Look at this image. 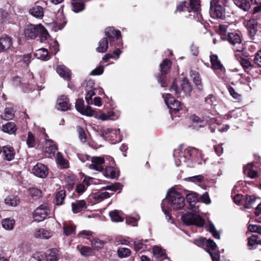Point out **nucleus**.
<instances>
[{"label": "nucleus", "mask_w": 261, "mask_h": 261, "mask_svg": "<svg viewBox=\"0 0 261 261\" xmlns=\"http://www.w3.org/2000/svg\"><path fill=\"white\" fill-rule=\"evenodd\" d=\"M55 23L58 27L59 30H61L66 24V20L63 13V10H59L56 15Z\"/></svg>", "instance_id": "obj_17"}, {"label": "nucleus", "mask_w": 261, "mask_h": 261, "mask_svg": "<svg viewBox=\"0 0 261 261\" xmlns=\"http://www.w3.org/2000/svg\"><path fill=\"white\" fill-rule=\"evenodd\" d=\"M122 186L119 182L115 183L114 184H111L105 187L104 188L106 190L111 191L112 192H116L117 190H120L122 189Z\"/></svg>", "instance_id": "obj_54"}, {"label": "nucleus", "mask_w": 261, "mask_h": 261, "mask_svg": "<svg viewBox=\"0 0 261 261\" xmlns=\"http://www.w3.org/2000/svg\"><path fill=\"white\" fill-rule=\"evenodd\" d=\"M109 216L113 222H119L123 221L122 217V212L118 210H114L110 212Z\"/></svg>", "instance_id": "obj_27"}, {"label": "nucleus", "mask_w": 261, "mask_h": 261, "mask_svg": "<svg viewBox=\"0 0 261 261\" xmlns=\"http://www.w3.org/2000/svg\"><path fill=\"white\" fill-rule=\"evenodd\" d=\"M171 63L168 59H164L160 64L161 72L162 75H166L170 70Z\"/></svg>", "instance_id": "obj_35"}, {"label": "nucleus", "mask_w": 261, "mask_h": 261, "mask_svg": "<svg viewBox=\"0 0 261 261\" xmlns=\"http://www.w3.org/2000/svg\"><path fill=\"white\" fill-rule=\"evenodd\" d=\"M38 35L40 34L41 41L43 42L44 40H47L49 37L46 29L41 24H39Z\"/></svg>", "instance_id": "obj_44"}, {"label": "nucleus", "mask_w": 261, "mask_h": 261, "mask_svg": "<svg viewBox=\"0 0 261 261\" xmlns=\"http://www.w3.org/2000/svg\"><path fill=\"white\" fill-rule=\"evenodd\" d=\"M108 48V41L107 38H103L99 43L98 46L96 48V51L98 53H105Z\"/></svg>", "instance_id": "obj_32"}, {"label": "nucleus", "mask_w": 261, "mask_h": 261, "mask_svg": "<svg viewBox=\"0 0 261 261\" xmlns=\"http://www.w3.org/2000/svg\"><path fill=\"white\" fill-rule=\"evenodd\" d=\"M112 129L106 127H102L99 130V134L105 139H110V134Z\"/></svg>", "instance_id": "obj_49"}, {"label": "nucleus", "mask_w": 261, "mask_h": 261, "mask_svg": "<svg viewBox=\"0 0 261 261\" xmlns=\"http://www.w3.org/2000/svg\"><path fill=\"white\" fill-rule=\"evenodd\" d=\"M153 255L157 258L162 257L163 258H166L165 250L163 249L159 246H154L153 248Z\"/></svg>", "instance_id": "obj_39"}, {"label": "nucleus", "mask_w": 261, "mask_h": 261, "mask_svg": "<svg viewBox=\"0 0 261 261\" xmlns=\"http://www.w3.org/2000/svg\"><path fill=\"white\" fill-rule=\"evenodd\" d=\"M39 25L32 24L27 25L24 30V34L28 39H35L38 35Z\"/></svg>", "instance_id": "obj_11"}, {"label": "nucleus", "mask_w": 261, "mask_h": 261, "mask_svg": "<svg viewBox=\"0 0 261 261\" xmlns=\"http://www.w3.org/2000/svg\"><path fill=\"white\" fill-rule=\"evenodd\" d=\"M12 45V39L7 36L3 35L0 38V49L4 51L8 50Z\"/></svg>", "instance_id": "obj_16"}, {"label": "nucleus", "mask_w": 261, "mask_h": 261, "mask_svg": "<svg viewBox=\"0 0 261 261\" xmlns=\"http://www.w3.org/2000/svg\"><path fill=\"white\" fill-rule=\"evenodd\" d=\"M34 55L36 58L42 60H47L49 59L48 51L43 48L37 49L34 53Z\"/></svg>", "instance_id": "obj_28"}, {"label": "nucleus", "mask_w": 261, "mask_h": 261, "mask_svg": "<svg viewBox=\"0 0 261 261\" xmlns=\"http://www.w3.org/2000/svg\"><path fill=\"white\" fill-rule=\"evenodd\" d=\"M70 106L71 105L67 96L61 95L58 98L57 101V109L62 111H68L70 109Z\"/></svg>", "instance_id": "obj_12"}, {"label": "nucleus", "mask_w": 261, "mask_h": 261, "mask_svg": "<svg viewBox=\"0 0 261 261\" xmlns=\"http://www.w3.org/2000/svg\"><path fill=\"white\" fill-rule=\"evenodd\" d=\"M34 258L38 261H46V255L43 252H37L34 255Z\"/></svg>", "instance_id": "obj_64"}, {"label": "nucleus", "mask_w": 261, "mask_h": 261, "mask_svg": "<svg viewBox=\"0 0 261 261\" xmlns=\"http://www.w3.org/2000/svg\"><path fill=\"white\" fill-rule=\"evenodd\" d=\"M169 109H170L171 113H176L180 110H182V104L179 101H177L174 102L172 105H169Z\"/></svg>", "instance_id": "obj_52"}, {"label": "nucleus", "mask_w": 261, "mask_h": 261, "mask_svg": "<svg viewBox=\"0 0 261 261\" xmlns=\"http://www.w3.org/2000/svg\"><path fill=\"white\" fill-rule=\"evenodd\" d=\"M249 35L250 37L254 36L257 31V22L255 20L249 21L247 24Z\"/></svg>", "instance_id": "obj_25"}, {"label": "nucleus", "mask_w": 261, "mask_h": 261, "mask_svg": "<svg viewBox=\"0 0 261 261\" xmlns=\"http://www.w3.org/2000/svg\"><path fill=\"white\" fill-rule=\"evenodd\" d=\"M193 122V125L195 127H201L204 124V121L198 116L196 115H192L191 116Z\"/></svg>", "instance_id": "obj_51"}, {"label": "nucleus", "mask_w": 261, "mask_h": 261, "mask_svg": "<svg viewBox=\"0 0 261 261\" xmlns=\"http://www.w3.org/2000/svg\"><path fill=\"white\" fill-rule=\"evenodd\" d=\"M75 107L77 111L82 115L88 116H93L95 115L96 118L103 121L115 120L118 118V116H116L114 112L113 111H110L107 114L101 113V112L96 113L90 107L87 106L85 108L84 107V101L83 99L76 100Z\"/></svg>", "instance_id": "obj_1"}, {"label": "nucleus", "mask_w": 261, "mask_h": 261, "mask_svg": "<svg viewBox=\"0 0 261 261\" xmlns=\"http://www.w3.org/2000/svg\"><path fill=\"white\" fill-rule=\"evenodd\" d=\"M58 250L52 249L49 250V253L46 256V261H58L59 258Z\"/></svg>", "instance_id": "obj_40"}, {"label": "nucleus", "mask_w": 261, "mask_h": 261, "mask_svg": "<svg viewBox=\"0 0 261 261\" xmlns=\"http://www.w3.org/2000/svg\"><path fill=\"white\" fill-rule=\"evenodd\" d=\"M3 153L5 159L8 161H12L14 158L15 151L13 147L5 146L3 147Z\"/></svg>", "instance_id": "obj_21"}, {"label": "nucleus", "mask_w": 261, "mask_h": 261, "mask_svg": "<svg viewBox=\"0 0 261 261\" xmlns=\"http://www.w3.org/2000/svg\"><path fill=\"white\" fill-rule=\"evenodd\" d=\"M183 223L186 225H195L197 227H202L204 220L199 215L193 213H188L181 217Z\"/></svg>", "instance_id": "obj_5"}, {"label": "nucleus", "mask_w": 261, "mask_h": 261, "mask_svg": "<svg viewBox=\"0 0 261 261\" xmlns=\"http://www.w3.org/2000/svg\"><path fill=\"white\" fill-rule=\"evenodd\" d=\"M191 76L193 79V82L197 87L198 89L201 90L202 89L201 80L199 74L196 72H192Z\"/></svg>", "instance_id": "obj_46"}, {"label": "nucleus", "mask_w": 261, "mask_h": 261, "mask_svg": "<svg viewBox=\"0 0 261 261\" xmlns=\"http://www.w3.org/2000/svg\"><path fill=\"white\" fill-rule=\"evenodd\" d=\"M57 150V146L51 140H47L45 142L44 151L49 154H54Z\"/></svg>", "instance_id": "obj_24"}, {"label": "nucleus", "mask_w": 261, "mask_h": 261, "mask_svg": "<svg viewBox=\"0 0 261 261\" xmlns=\"http://www.w3.org/2000/svg\"><path fill=\"white\" fill-rule=\"evenodd\" d=\"M110 139L112 141H114V143L118 142L121 141V136L119 134V129H112L110 134Z\"/></svg>", "instance_id": "obj_47"}, {"label": "nucleus", "mask_w": 261, "mask_h": 261, "mask_svg": "<svg viewBox=\"0 0 261 261\" xmlns=\"http://www.w3.org/2000/svg\"><path fill=\"white\" fill-rule=\"evenodd\" d=\"M259 243L258 240V237L256 235H253L251 237L248 238V246L252 248L254 246L257 245Z\"/></svg>", "instance_id": "obj_58"}, {"label": "nucleus", "mask_w": 261, "mask_h": 261, "mask_svg": "<svg viewBox=\"0 0 261 261\" xmlns=\"http://www.w3.org/2000/svg\"><path fill=\"white\" fill-rule=\"evenodd\" d=\"M227 31V26L226 25L221 24L219 25V33L221 35V37L222 39H225L226 38Z\"/></svg>", "instance_id": "obj_60"}, {"label": "nucleus", "mask_w": 261, "mask_h": 261, "mask_svg": "<svg viewBox=\"0 0 261 261\" xmlns=\"http://www.w3.org/2000/svg\"><path fill=\"white\" fill-rule=\"evenodd\" d=\"M145 245L142 241L136 240L134 242V248L136 251L145 249Z\"/></svg>", "instance_id": "obj_62"}, {"label": "nucleus", "mask_w": 261, "mask_h": 261, "mask_svg": "<svg viewBox=\"0 0 261 261\" xmlns=\"http://www.w3.org/2000/svg\"><path fill=\"white\" fill-rule=\"evenodd\" d=\"M228 90L233 98L237 100H240L241 99V95L238 93L232 87L228 86Z\"/></svg>", "instance_id": "obj_63"}, {"label": "nucleus", "mask_w": 261, "mask_h": 261, "mask_svg": "<svg viewBox=\"0 0 261 261\" xmlns=\"http://www.w3.org/2000/svg\"><path fill=\"white\" fill-rule=\"evenodd\" d=\"M234 4L243 10L248 11L250 8V5L247 0H233Z\"/></svg>", "instance_id": "obj_38"}, {"label": "nucleus", "mask_w": 261, "mask_h": 261, "mask_svg": "<svg viewBox=\"0 0 261 261\" xmlns=\"http://www.w3.org/2000/svg\"><path fill=\"white\" fill-rule=\"evenodd\" d=\"M29 13L36 18H42L44 14L43 9L41 6L35 5L30 9Z\"/></svg>", "instance_id": "obj_23"}, {"label": "nucleus", "mask_w": 261, "mask_h": 261, "mask_svg": "<svg viewBox=\"0 0 261 261\" xmlns=\"http://www.w3.org/2000/svg\"><path fill=\"white\" fill-rule=\"evenodd\" d=\"M189 6L186 2H181L177 6L176 11L179 12L187 11L191 12H199L200 10L199 0H189Z\"/></svg>", "instance_id": "obj_6"}, {"label": "nucleus", "mask_w": 261, "mask_h": 261, "mask_svg": "<svg viewBox=\"0 0 261 261\" xmlns=\"http://www.w3.org/2000/svg\"><path fill=\"white\" fill-rule=\"evenodd\" d=\"M166 198L174 210H180L185 205V198L180 193L174 189H171L168 191Z\"/></svg>", "instance_id": "obj_3"}, {"label": "nucleus", "mask_w": 261, "mask_h": 261, "mask_svg": "<svg viewBox=\"0 0 261 261\" xmlns=\"http://www.w3.org/2000/svg\"><path fill=\"white\" fill-rule=\"evenodd\" d=\"M224 9L219 2H211L210 14L213 17L222 18L224 16Z\"/></svg>", "instance_id": "obj_9"}, {"label": "nucleus", "mask_w": 261, "mask_h": 261, "mask_svg": "<svg viewBox=\"0 0 261 261\" xmlns=\"http://www.w3.org/2000/svg\"><path fill=\"white\" fill-rule=\"evenodd\" d=\"M27 144L29 147H33L36 145L34 136L31 132L28 133Z\"/></svg>", "instance_id": "obj_57"}, {"label": "nucleus", "mask_w": 261, "mask_h": 261, "mask_svg": "<svg viewBox=\"0 0 261 261\" xmlns=\"http://www.w3.org/2000/svg\"><path fill=\"white\" fill-rule=\"evenodd\" d=\"M244 173L251 178H254L258 176L257 172L253 169L252 163L248 164L244 167Z\"/></svg>", "instance_id": "obj_22"}, {"label": "nucleus", "mask_w": 261, "mask_h": 261, "mask_svg": "<svg viewBox=\"0 0 261 261\" xmlns=\"http://www.w3.org/2000/svg\"><path fill=\"white\" fill-rule=\"evenodd\" d=\"M186 199L187 202L189 203V208L193 211H195V204L198 201L197 194L195 193H192L187 194Z\"/></svg>", "instance_id": "obj_20"}, {"label": "nucleus", "mask_w": 261, "mask_h": 261, "mask_svg": "<svg viewBox=\"0 0 261 261\" xmlns=\"http://www.w3.org/2000/svg\"><path fill=\"white\" fill-rule=\"evenodd\" d=\"M227 39L228 41L233 45L239 44L241 43L240 36L236 33H230L228 34Z\"/></svg>", "instance_id": "obj_30"}, {"label": "nucleus", "mask_w": 261, "mask_h": 261, "mask_svg": "<svg viewBox=\"0 0 261 261\" xmlns=\"http://www.w3.org/2000/svg\"><path fill=\"white\" fill-rule=\"evenodd\" d=\"M210 61L213 69H221L223 68V66L220 61L218 60L217 56L211 55L210 56Z\"/></svg>", "instance_id": "obj_37"}, {"label": "nucleus", "mask_w": 261, "mask_h": 261, "mask_svg": "<svg viewBox=\"0 0 261 261\" xmlns=\"http://www.w3.org/2000/svg\"><path fill=\"white\" fill-rule=\"evenodd\" d=\"M105 35L109 38L110 42L114 41L121 37V32L118 30H115L113 27H108L105 30Z\"/></svg>", "instance_id": "obj_14"}, {"label": "nucleus", "mask_w": 261, "mask_h": 261, "mask_svg": "<svg viewBox=\"0 0 261 261\" xmlns=\"http://www.w3.org/2000/svg\"><path fill=\"white\" fill-rule=\"evenodd\" d=\"M50 207L47 203L40 205L33 213V218L36 221H42L45 219L49 215Z\"/></svg>", "instance_id": "obj_7"}, {"label": "nucleus", "mask_w": 261, "mask_h": 261, "mask_svg": "<svg viewBox=\"0 0 261 261\" xmlns=\"http://www.w3.org/2000/svg\"><path fill=\"white\" fill-rule=\"evenodd\" d=\"M163 96L164 98L165 102L168 108L169 106H170L169 105H172L174 102L177 101L174 98L171 96V94L169 93H167L165 97H164V95Z\"/></svg>", "instance_id": "obj_56"}, {"label": "nucleus", "mask_w": 261, "mask_h": 261, "mask_svg": "<svg viewBox=\"0 0 261 261\" xmlns=\"http://www.w3.org/2000/svg\"><path fill=\"white\" fill-rule=\"evenodd\" d=\"M17 128L13 122H8L2 126V130L5 133L13 134L15 132Z\"/></svg>", "instance_id": "obj_36"}, {"label": "nucleus", "mask_w": 261, "mask_h": 261, "mask_svg": "<svg viewBox=\"0 0 261 261\" xmlns=\"http://www.w3.org/2000/svg\"><path fill=\"white\" fill-rule=\"evenodd\" d=\"M103 174L110 178H115L119 176V171L113 167H108L106 168Z\"/></svg>", "instance_id": "obj_26"}, {"label": "nucleus", "mask_w": 261, "mask_h": 261, "mask_svg": "<svg viewBox=\"0 0 261 261\" xmlns=\"http://www.w3.org/2000/svg\"><path fill=\"white\" fill-rule=\"evenodd\" d=\"M72 5V10L76 13L83 11L85 8L84 4L82 2H73Z\"/></svg>", "instance_id": "obj_53"}, {"label": "nucleus", "mask_w": 261, "mask_h": 261, "mask_svg": "<svg viewBox=\"0 0 261 261\" xmlns=\"http://www.w3.org/2000/svg\"><path fill=\"white\" fill-rule=\"evenodd\" d=\"M80 251L82 255L86 256L91 255L93 254L92 249L87 246H84L82 247L80 249Z\"/></svg>", "instance_id": "obj_59"}, {"label": "nucleus", "mask_w": 261, "mask_h": 261, "mask_svg": "<svg viewBox=\"0 0 261 261\" xmlns=\"http://www.w3.org/2000/svg\"><path fill=\"white\" fill-rule=\"evenodd\" d=\"M94 82L93 80L89 79L85 81L84 86L86 91L85 99L88 105H92V97L95 95V91L96 90L94 88Z\"/></svg>", "instance_id": "obj_8"}, {"label": "nucleus", "mask_w": 261, "mask_h": 261, "mask_svg": "<svg viewBox=\"0 0 261 261\" xmlns=\"http://www.w3.org/2000/svg\"><path fill=\"white\" fill-rule=\"evenodd\" d=\"M105 190H107L105 189L103 187L99 191L94 193L93 194V198L96 200L100 201L104 200L105 199L110 197L112 194L105 191Z\"/></svg>", "instance_id": "obj_19"}, {"label": "nucleus", "mask_w": 261, "mask_h": 261, "mask_svg": "<svg viewBox=\"0 0 261 261\" xmlns=\"http://www.w3.org/2000/svg\"><path fill=\"white\" fill-rule=\"evenodd\" d=\"M34 235L36 238L46 239H49L52 236L50 232L43 228L36 230Z\"/></svg>", "instance_id": "obj_31"}, {"label": "nucleus", "mask_w": 261, "mask_h": 261, "mask_svg": "<svg viewBox=\"0 0 261 261\" xmlns=\"http://www.w3.org/2000/svg\"><path fill=\"white\" fill-rule=\"evenodd\" d=\"M14 117L13 109L11 106L6 107L2 117L5 120L12 119Z\"/></svg>", "instance_id": "obj_43"}, {"label": "nucleus", "mask_w": 261, "mask_h": 261, "mask_svg": "<svg viewBox=\"0 0 261 261\" xmlns=\"http://www.w3.org/2000/svg\"><path fill=\"white\" fill-rule=\"evenodd\" d=\"M91 242L92 246L96 249H99L103 246V243L102 241L100 240L99 239L94 238L91 240Z\"/></svg>", "instance_id": "obj_61"}, {"label": "nucleus", "mask_w": 261, "mask_h": 261, "mask_svg": "<svg viewBox=\"0 0 261 261\" xmlns=\"http://www.w3.org/2000/svg\"><path fill=\"white\" fill-rule=\"evenodd\" d=\"M205 244L207 248V251L209 253V251H217V245L214 242L213 240L211 239L206 240L205 242Z\"/></svg>", "instance_id": "obj_50"}, {"label": "nucleus", "mask_w": 261, "mask_h": 261, "mask_svg": "<svg viewBox=\"0 0 261 261\" xmlns=\"http://www.w3.org/2000/svg\"><path fill=\"white\" fill-rule=\"evenodd\" d=\"M105 161L102 157L94 156L92 158L91 164L89 167L90 168L95 170L102 171L104 167Z\"/></svg>", "instance_id": "obj_13"}, {"label": "nucleus", "mask_w": 261, "mask_h": 261, "mask_svg": "<svg viewBox=\"0 0 261 261\" xmlns=\"http://www.w3.org/2000/svg\"><path fill=\"white\" fill-rule=\"evenodd\" d=\"M117 254L120 258L127 257L130 255L131 251L127 248L120 247L117 250Z\"/></svg>", "instance_id": "obj_45"}, {"label": "nucleus", "mask_w": 261, "mask_h": 261, "mask_svg": "<svg viewBox=\"0 0 261 261\" xmlns=\"http://www.w3.org/2000/svg\"><path fill=\"white\" fill-rule=\"evenodd\" d=\"M19 202V198L16 196L10 195L5 199V203L9 206H16Z\"/></svg>", "instance_id": "obj_34"}, {"label": "nucleus", "mask_w": 261, "mask_h": 261, "mask_svg": "<svg viewBox=\"0 0 261 261\" xmlns=\"http://www.w3.org/2000/svg\"><path fill=\"white\" fill-rule=\"evenodd\" d=\"M208 231L213 234V237L217 239H220V234L216 230L215 226L212 223H209L208 225Z\"/></svg>", "instance_id": "obj_55"}, {"label": "nucleus", "mask_w": 261, "mask_h": 261, "mask_svg": "<svg viewBox=\"0 0 261 261\" xmlns=\"http://www.w3.org/2000/svg\"><path fill=\"white\" fill-rule=\"evenodd\" d=\"M64 234L66 236H70L75 232V228L72 225L68 223H65L63 225Z\"/></svg>", "instance_id": "obj_41"}, {"label": "nucleus", "mask_w": 261, "mask_h": 261, "mask_svg": "<svg viewBox=\"0 0 261 261\" xmlns=\"http://www.w3.org/2000/svg\"><path fill=\"white\" fill-rule=\"evenodd\" d=\"M72 211L76 214L82 212L87 208L86 202L84 200H76L72 203Z\"/></svg>", "instance_id": "obj_15"}, {"label": "nucleus", "mask_w": 261, "mask_h": 261, "mask_svg": "<svg viewBox=\"0 0 261 261\" xmlns=\"http://www.w3.org/2000/svg\"><path fill=\"white\" fill-rule=\"evenodd\" d=\"M191 90L192 87L186 78L180 82L175 80L170 89V91L175 95L179 94L182 91L186 94L189 93Z\"/></svg>", "instance_id": "obj_4"}, {"label": "nucleus", "mask_w": 261, "mask_h": 261, "mask_svg": "<svg viewBox=\"0 0 261 261\" xmlns=\"http://www.w3.org/2000/svg\"><path fill=\"white\" fill-rule=\"evenodd\" d=\"M181 154L183 156L179 160L180 162H186L188 160L191 158L194 161L198 160L201 158V152L196 148L193 147H188L183 150L181 146L178 147L175 149V155H179Z\"/></svg>", "instance_id": "obj_2"}, {"label": "nucleus", "mask_w": 261, "mask_h": 261, "mask_svg": "<svg viewBox=\"0 0 261 261\" xmlns=\"http://www.w3.org/2000/svg\"><path fill=\"white\" fill-rule=\"evenodd\" d=\"M65 195V192L64 190H61L56 194V202L57 205H60L63 203Z\"/></svg>", "instance_id": "obj_48"}, {"label": "nucleus", "mask_w": 261, "mask_h": 261, "mask_svg": "<svg viewBox=\"0 0 261 261\" xmlns=\"http://www.w3.org/2000/svg\"><path fill=\"white\" fill-rule=\"evenodd\" d=\"M33 173L37 176L44 178L48 173V169L46 166L41 163L37 164L32 169Z\"/></svg>", "instance_id": "obj_10"}, {"label": "nucleus", "mask_w": 261, "mask_h": 261, "mask_svg": "<svg viewBox=\"0 0 261 261\" xmlns=\"http://www.w3.org/2000/svg\"><path fill=\"white\" fill-rule=\"evenodd\" d=\"M15 221L13 219L6 218L2 221L3 227L7 230H11L13 229Z\"/></svg>", "instance_id": "obj_29"}, {"label": "nucleus", "mask_w": 261, "mask_h": 261, "mask_svg": "<svg viewBox=\"0 0 261 261\" xmlns=\"http://www.w3.org/2000/svg\"><path fill=\"white\" fill-rule=\"evenodd\" d=\"M56 71L60 76L64 79L69 80L70 79V72L64 65H58L56 68Z\"/></svg>", "instance_id": "obj_18"}, {"label": "nucleus", "mask_w": 261, "mask_h": 261, "mask_svg": "<svg viewBox=\"0 0 261 261\" xmlns=\"http://www.w3.org/2000/svg\"><path fill=\"white\" fill-rule=\"evenodd\" d=\"M256 197L254 195H246L244 206L246 208H251L255 205L256 202Z\"/></svg>", "instance_id": "obj_33"}, {"label": "nucleus", "mask_w": 261, "mask_h": 261, "mask_svg": "<svg viewBox=\"0 0 261 261\" xmlns=\"http://www.w3.org/2000/svg\"><path fill=\"white\" fill-rule=\"evenodd\" d=\"M56 161L62 168L68 167V162L66 160L60 152H58L56 155Z\"/></svg>", "instance_id": "obj_42"}]
</instances>
